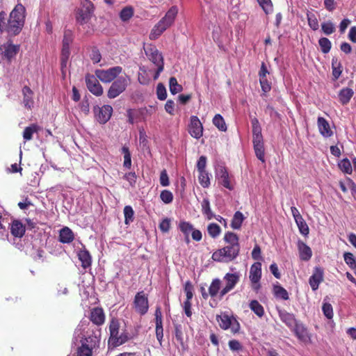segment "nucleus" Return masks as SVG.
Segmentation results:
<instances>
[{
  "label": "nucleus",
  "mask_w": 356,
  "mask_h": 356,
  "mask_svg": "<svg viewBox=\"0 0 356 356\" xmlns=\"http://www.w3.org/2000/svg\"><path fill=\"white\" fill-rule=\"evenodd\" d=\"M26 8L17 3L6 18L4 11L0 12V32H6L9 36L17 35L24 25Z\"/></svg>",
  "instance_id": "1"
},
{
  "label": "nucleus",
  "mask_w": 356,
  "mask_h": 356,
  "mask_svg": "<svg viewBox=\"0 0 356 356\" xmlns=\"http://www.w3.org/2000/svg\"><path fill=\"white\" fill-rule=\"evenodd\" d=\"M120 323L119 320L116 318H112L109 322V333L110 336L108 341V344L112 348L118 347L129 339V333L124 330L120 334Z\"/></svg>",
  "instance_id": "2"
},
{
  "label": "nucleus",
  "mask_w": 356,
  "mask_h": 356,
  "mask_svg": "<svg viewBox=\"0 0 356 356\" xmlns=\"http://www.w3.org/2000/svg\"><path fill=\"white\" fill-rule=\"evenodd\" d=\"M177 13V7L172 6L165 13V16L154 26L149 34V38L151 40L157 39L173 24Z\"/></svg>",
  "instance_id": "3"
},
{
  "label": "nucleus",
  "mask_w": 356,
  "mask_h": 356,
  "mask_svg": "<svg viewBox=\"0 0 356 356\" xmlns=\"http://www.w3.org/2000/svg\"><path fill=\"white\" fill-rule=\"evenodd\" d=\"M240 252V245H229L215 251L212 259L218 262H229L236 259Z\"/></svg>",
  "instance_id": "4"
},
{
  "label": "nucleus",
  "mask_w": 356,
  "mask_h": 356,
  "mask_svg": "<svg viewBox=\"0 0 356 356\" xmlns=\"http://www.w3.org/2000/svg\"><path fill=\"white\" fill-rule=\"evenodd\" d=\"M131 79L128 75L121 76L115 79L110 86L107 96L114 99L122 94L130 83Z\"/></svg>",
  "instance_id": "5"
},
{
  "label": "nucleus",
  "mask_w": 356,
  "mask_h": 356,
  "mask_svg": "<svg viewBox=\"0 0 356 356\" xmlns=\"http://www.w3.org/2000/svg\"><path fill=\"white\" fill-rule=\"evenodd\" d=\"M216 320L221 329L224 330L230 329L231 332L234 334L239 332L241 328L240 323L233 316H230L227 314L223 313L218 315Z\"/></svg>",
  "instance_id": "6"
},
{
  "label": "nucleus",
  "mask_w": 356,
  "mask_h": 356,
  "mask_svg": "<svg viewBox=\"0 0 356 356\" xmlns=\"http://www.w3.org/2000/svg\"><path fill=\"white\" fill-rule=\"evenodd\" d=\"M94 4L90 0H82L81 8L78 10L76 21L81 25L88 23L94 12Z\"/></svg>",
  "instance_id": "7"
},
{
  "label": "nucleus",
  "mask_w": 356,
  "mask_h": 356,
  "mask_svg": "<svg viewBox=\"0 0 356 356\" xmlns=\"http://www.w3.org/2000/svg\"><path fill=\"white\" fill-rule=\"evenodd\" d=\"M81 341V346L77 349V356H92V350L98 346L99 339L97 336H89Z\"/></svg>",
  "instance_id": "8"
},
{
  "label": "nucleus",
  "mask_w": 356,
  "mask_h": 356,
  "mask_svg": "<svg viewBox=\"0 0 356 356\" xmlns=\"http://www.w3.org/2000/svg\"><path fill=\"white\" fill-rule=\"evenodd\" d=\"M122 72V67L115 66L108 70H97L95 71L97 77L104 83H110L117 79Z\"/></svg>",
  "instance_id": "9"
},
{
  "label": "nucleus",
  "mask_w": 356,
  "mask_h": 356,
  "mask_svg": "<svg viewBox=\"0 0 356 356\" xmlns=\"http://www.w3.org/2000/svg\"><path fill=\"white\" fill-rule=\"evenodd\" d=\"M20 46L13 44L10 40L0 46V54L3 59L10 63L19 52Z\"/></svg>",
  "instance_id": "10"
},
{
  "label": "nucleus",
  "mask_w": 356,
  "mask_h": 356,
  "mask_svg": "<svg viewBox=\"0 0 356 356\" xmlns=\"http://www.w3.org/2000/svg\"><path fill=\"white\" fill-rule=\"evenodd\" d=\"M73 41V33L70 30H66L63 39V47L60 56L61 67H66L70 51V46Z\"/></svg>",
  "instance_id": "11"
},
{
  "label": "nucleus",
  "mask_w": 356,
  "mask_h": 356,
  "mask_svg": "<svg viewBox=\"0 0 356 356\" xmlns=\"http://www.w3.org/2000/svg\"><path fill=\"white\" fill-rule=\"evenodd\" d=\"M239 275L237 273H228L225 274L223 277V280L225 282V286L220 291L219 300H222L224 296H225L235 287L239 281Z\"/></svg>",
  "instance_id": "12"
},
{
  "label": "nucleus",
  "mask_w": 356,
  "mask_h": 356,
  "mask_svg": "<svg viewBox=\"0 0 356 356\" xmlns=\"http://www.w3.org/2000/svg\"><path fill=\"white\" fill-rule=\"evenodd\" d=\"M134 305L136 312L141 316L145 315L149 309L148 299L144 291H140L136 293L134 300Z\"/></svg>",
  "instance_id": "13"
},
{
  "label": "nucleus",
  "mask_w": 356,
  "mask_h": 356,
  "mask_svg": "<svg viewBox=\"0 0 356 356\" xmlns=\"http://www.w3.org/2000/svg\"><path fill=\"white\" fill-rule=\"evenodd\" d=\"M144 51L149 60L156 66L164 65L162 54L154 45L149 44L144 46Z\"/></svg>",
  "instance_id": "14"
},
{
  "label": "nucleus",
  "mask_w": 356,
  "mask_h": 356,
  "mask_svg": "<svg viewBox=\"0 0 356 356\" xmlns=\"http://www.w3.org/2000/svg\"><path fill=\"white\" fill-rule=\"evenodd\" d=\"M261 277V264L256 262L252 265L250 270V280L252 284V289L257 291L260 289L259 281Z\"/></svg>",
  "instance_id": "15"
},
{
  "label": "nucleus",
  "mask_w": 356,
  "mask_h": 356,
  "mask_svg": "<svg viewBox=\"0 0 356 356\" xmlns=\"http://www.w3.org/2000/svg\"><path fill=\"white\" fill-rule=\"evenodd\" d=\"M94 112L96 120L100 124H105L111 117L113 108L110 105H104L102 107L96 106L94 108Z\"/></svg>",
  "instance_id": "16"
},
{
  "label": "nucleus",
  "mask_w": 356,
  "mask_h": 356,
  "mask_svg": "<svg viewBox=\"0 0 356 356\" xmlns=\"http://www.w3.org/2000/svg\"><path fill=\"white\" fill-rule=\"evenodd\" d=\"M188 133L196 139H199L202 136L203 126L199 118L195 115L191 117L190 124H188Z\"/></svg>",
  "instance_id": "17"
},
{
  "label": "nucleus",
  "mask_w": 356,
  "mask_h": 356,
  "mask_svg": "<svg viewBox=\"0 0 356 356\" xmlns=\"http://www.w3.org/2000/svg\"><path fill=\"white\" fill-rule=\"evenodd\" d=\"M86 83L88 90L95 96H101L103 94V88L94 75L86 76Z\"/></svg>",
  "instance_id": "18"
},
{
  "label": "nucleus",
  "mask_w": 356,
  "mask_h": 356,
  "mask_svg": "<svg viewBox=\"0 0 356 356\" xmlns=\"http://www.w3.org/2000/svg\"><path fill=\"white\" fill-rule=\"evenodd\" d=\"M291 330L299 341L305 343L311 342V335L307 328L303 324L298 323Z\"/></svg>",
  "instance_id": "19"
},
{
  "label": "nucleus",
  "mask_w": 356,
  "mask_h": 356,
  "mask_svg": "<svg viewBox=\"0 0 356 356\" xmlns=\"http://www.w3.org/2000/svg\"><path fill=\"white\" fill-rule=\"evenodd\" d=\"M323 275L324 272L322 268L319 266L314 268L313 274L309 279V284L314 291L318 289L320 284L323 281Z\"/></svg>",
  "instance_id": "20"
},
{
  "label": "nucleus",
  "mask_w": 356,
  "mask_h": 356,
  "mask_svg": "<svg viewBox=\"0 0 356 356\" xmlns=\"http://www.w3.org/2000/svg\"><path fill=\"white\" fill-rule=\"evenodd\" d=\"M90 321L97 326L103 325L105 322L106 316L102 307H94L90 310L89 315Z\"/></svg>",
  "instance_id": "21"
},
{
  "label": "nucleus",
  "mask_w": 356,
  "mask_h": 356,
  "mask_svg": "<svg viewBox=\"0 0 356 356\" xmlns=\"http://www.w3.org/2000/svg\"><path fill=\"white\" fill-rule=\"evenodd\" d=\"M317 125L320 134L325 138H330L333 136V131L330 128L328 121L323 118L318 117L317 119Z\"/></svg>",
  "instance_id": "22"
},
{
  "label": "nucleus",
  "mask_w": 356,
  "mask_h": 356,
  "mask_svg": "<svg viewBox=\"0 0 356 356\" xmlns=\"http://www.w3.org/2000/svg\"><path fill=\"white\" fill-rule=\"evenodd\" d=\"M77 257L81 262V267L83 268L86 269L91 266L92 257L85 245H83V248L78 251Z\"/></svg>",
  "instance_id": "23"
},
{
  "label": "nucleus",
  "mask_w": 356,
  "mask_h": 356,
  "mask_svg": "<svg viewBox=\"0 0 356 356\" xmlns=\"http://www.w3.org/2000/svg\"><path fill=\"white\" fill-rule=\"evenodd\" d=\"M278 314L281 321L291 330L298 323L294 314H291L286 310H279Z\"/></svg>",
  "instance_id": "24"
},
{
  "label": "nucleus",
  "mask_w": 356,
  "mask_h": 356,
  "mask_svg": "<svg viewBox=\"0 0 356 356\" xmlns=\"http://www.w3.org/2000/svg\"><path fill=\"white\" fill-rule=\"evenodd\" d=\"M298 249L299 252V257L302 261H309L312 256V251L311 248L303 241H298Z\"/></svg>",
  "instance_id": "25"
},
{
  "label": "nucleus",
  "mask_w": 356,
  "mask_h": 356,
  "mask_svg": "<svg viewBox=\"0 0 356 356\" xmlns=\"http://www.w3.org/2000/svg\"><path fill=\"white\" fill-rule=\"evenodd\" d=\"M26 232V227L19 220H14L10 226V233L13 236L22 238Z\"/></svg>",
  "instance_id": "26"
},
{
  "label": "nucleus",
  "mask_w": 356,
  "mask_h": 356,
  "mask_svg": "<svg viewBox=\"0 0 356 356\" xmlns=\"http://www.w3.org/2000/svg\"><path fill=\"white\" fill-rule=\"evenodd\" d=\"M74 239V234L68 227H64L59 232V241L62 243H70Z\"/></svg>",
  "instance_id": "27"
},
{
  "label": "nucleus",
  "mask_w": 356,
  "mask_h": 356,
  "mask_svg": "<svg viewBox=\"0 0 356 356\" xmlns=\"http://www.w3.org/2000/svg\"><path fill=\"white\" fill-rule=\"evenodd\" d=\"M22 93H23V103L25 106V107L31 109V107H33L34 102L33 99V92L32 90L29 87L25 86L22 88Z\"/></svg>",
  "instance_id": "28"
},
{
  "label": "nucleus",
  "mask_w": 356,
  "mask_h": 356,
  "mask_svg": "<svg viewBox=\"0 0 356 356\" xmlns=\"http://www.w3.org/2000/svg\"><path fill=\"white\" fill-rule=\"evenodd\" d=\"M354 95V91L350 88H343L339 92V100L343 104H347Z\"/></svg>",
  "instance_id": "29"
},
{
  "label": "nucleus",
  "mask_w": 356,
  "mask_h": 356,
  "mask_svg": "<svg viewBox=\"0 0 356 356\" xmlns=\"http://www.w3.org/2000/svg\"><path fill=\"white\" fill-rule=\"evenodd\" d=\"M221 281L218 278H215L211 281L210 286H209V294L211 298H214L216 297L219 298L220 291H221Z\"/></svg>",
  "instance_id": "30"
},
{
  "label": "nucleus",
  "mask_w": 356,
  "mask_h": 356,
  "mask_svg": "<svg viewBox=\"0 0 356 356\" xmlns=\"http://www.w3.org/2000/svg\"><path fill=\"white\" fill-rule=\"evenodd\" d=\"M40 130V127L37 124H31L30 126L26 127L23 131V138L25 141H29L33 139V136L35 133H38Z\"/></svg>",
  "instance_id": "31"
},
{
  "label": "nucleus",
  "mask_w": 356,
  "mask_h": 356,
  "mask_svg": "<svg viewBox=\"0 0 356 356\" xmlns=\"http://www.w3.org/2000/svg\"><path fill=\"white\" fill-rule=\"evenodd\" d=\"M201 210L202 214L206 216L207 220H210L215 217V215L211 211L210 201L208 198H204L202 201Z\"/></svg>",
  "instance_id": "32"
},
{
  "label": "nucleus",
  "mask_w": 356,
  "mask_h": 356,
  "mask_svg": "<svg viewBox=\"0 0 356 356\" xmlns=\"http://www.w3.org/2000/svg\"><path fill=\"white\" fill-rule=\"evenodd\" d=\"M220 179L221 184L229 190H233L234 187L230 183L229 173L225 168H221L220 170Z\"/></svg>",
  "instance_id": "33"
},
{
  "label": "nucleus",
  "mask_w": 356,
  "mask_h": 356,
  "mask_svg": "<svg viewBox=\"0 0 356 356\" xmlns=\"http://www.w3.org/2000/svg\"><path fill=\"white\" fill-rule=\"evenodd\" d=\"M332 76L334 81L337 80L342 73L341 63L335 57L332 59Z\"/></svg>",
  "instance_id": "34"
},
{
  "label": "nucleus",
  "mask_w": 356,
  "mask_h": 356,
  "mask_svg": "<svg viewBox=\"0 0 356 356\" xmlns=\"http://www.w3.org/2000/svg\"><path fill=\"white\" fill-rule=\"evenodd\" d=\"M245 218L243 214L238 211L235 212L231 222V227L234 229H239L241 227L242 223Z\"/></svg>",
  "instance_id": "35"
},
{
  "label": "nucleus",
  "mask_w": 356,
  "mask_h": 356,
  "mask_svg": "<svg viewBox=\"0 0 356 356\" xmlns=\"http://www.w3.org/2000/svg\"><path fill=\"white\" fill-rule=\"evenodd\" d=\"M250 309L259 318L264 315V307L256 300H251L249 304Z\"/></svg>",
  "instance_id": "36"
},
{
  "label": "nucleus",
  "mask_w": 356,
  "mask_h": 356,
  "mask_svg": "<svg viewBox=\"0 0 356 356\" xmlns=\"http://www.w3.org/2000/svg\"><path fill=\"white\" fill-rule=\"evenodd\" d=\"M273 293L276 298H281L284 300H287L289 298L287 291L278 284L273 286Z\"/></svg>",
  "instance_id": "37"
},
{
  "label": "nucleus",
  "mask_w": 356,
  "mask_h": 356,
  "mask_svg": "<svg viewBox=\"0 0 356 356\" xmlns=\"http://www.w3.org/2000/svg\"><path fill=\"white\" fill-rule=\"evenodd\" d=\"M224 241L229 245H240L238 236L236 234L232 232H227L225 234Z\"/></svg>",
  "instance_id": "38"
},
{
  "label": "nucleus",
  "mask_w": 356,
  "mask_h": 356,
  "mask_svg": "<svg viewBox=\"0 0 356 356\" xmlns=\"http://www.w3.org/2000/svg\"><path fill=\"white\" fill-rule=\"evenodd\" d=\"M213 124L221 131H227V125L220 114H216L213 118Z\"/></svg>",
  "instance_id": "39"
},
{
  "label": "nucleus",
  "mask_w": 356,
  "mask_h": 356,
  "mask_svg": "<svg viewBox=\"0 0 356 356\" xmlns=\"http://www.w3.org/2000/svg\"><path fill=\"white\" fill-rule=\"evenodd\" d=\"M339 169L344 173L350 175L353 172V167L348 159H343L338 163Z\"/></svg>",
  "instance_id": "40"
},
{
  "label": "nucleus",
  "mask_w": 356,
  "mask_h": 356,
  "mask_svg": "<svg viewBox=\"0 0 356 356\" xmlns=\"http://www.w3.org/2000/svg\"><path fill=\"white\" fill-rule=\"evenodd\" d=\"M170 91L172 95L181 92L183 89L181 85L179 84L175 77L172 76L169 80Z\"/></svg>",
  "instance_id": "41"
},
{
  "label": "nucleus",
  "mask_w": 356,
  "mask_h": 356,
  "mask_svg": "<svg viewBox=\"0 0 356 356\" xmlns=\"http://www.w3.org/2000/svg\"><path fill=\"white\" fill-rule=\"evenodd\" d=\"M122 153L124 154V163L123 166L126 168L129 169L131 166V156L129 149L127 146L122 147Z\"/></svg>",
  "instance_id": "42"
},
{
  "label": "nucleus",
  "mask_w": 356,
  "mask_h": 356,
  "mask_svg": "<svg viewBox=\"0 0 356 356\" xmlns=\"http://www.w3.org/2000/svg\"><path fill=\"white\" fill-rule=\"evenodd\" d=\"M307 19L308 24H309V27L313 31H316L318 29V28H319L318 21L316 15L314 13L308 11L307 13Z\"/></svg>",
  "instance_id": "43"
},
{
  "label": "nucleus",
  "mask_w": 356,
  "mask_h": 356,
  "mask_svg": "<svg viewBox=\"0 0 356 356\" xmlns=\"http://www.w3.org/2000/svg\"><path fill=\"white\" fill-rule=\"evenodd\" d=\"M134 15V9L130 6L124 8L120 13V18L122 22L129 21Z\"/></svg>",
  "instance_id": "44"
},
{
  "label": "nucleus",
  "mask_w": 356,
  "mask_h": 356,
  "mask_svg": "<svg viewBox=\"0 0 356 356\" xmlns=\"http://www.w3.org/2000/svg\"><path fill=\"white\" fill-rule=\"evenodd\" d=\"M295 221L297 224L300 232L304 236H307L309 232V229L302 216L298 219H296Z\"/></svg>",
  "instance_id": "45"
},
{
  "label": "nucleus",
  "mask_w": 356,
  "mask_h": 356,
  "mask_svg": "<svg viewBox=\"0 0 356 356\" xmlns=\"http://www.w3.org/2000/svg\"><path fill=\"white\" fill-rule=\"evenodd\" d=\"M318 44L323 54H327L330 52L332 47V43L328 38L324 37L321 38L318 40Z\"/></svg>",
  "instance_id": "46"
},
{
  "label": "nucleus",
  "mask_w": 356,
  "mask_h": 356,
  "mask_svg": "<svg viewBox=\"0 0 356 356\" xmlns=\"http://www.w3.org/2000/svg\"><path fill=\"white\" fill-rule=\"evenodd\" d=\"M198 180L203 188H209L210 186V178L207 171L198 172Z\"/></svg>",
  "instance_id": "47"
},
{
  "label": "nucleus",
  "mask_w": 356,
  "mask_h": 356,
  "mask_svg": "<svg viewBox=\"0 0 356 356\" xmlns=\"http://www.w3.org/2000/svg\"><path fill=\"white\" fill-rule=\"evenodd\" d=\"M321 29L323 33L326 35H330L336 31L335 26L331 21H327L322 23Z\"/></svg>",
  "instance_id": "48"
},
{
  "label": "nucleus",
  "mask_w": 356,
  "mask_h": 356,
  "mask_svg": "<svg viewBox=\"0 0 356 356\" xmlns=\"http://www.w3.org/2000/svg\"><path fill=\"white\" fill-rule=\"evenodd\" d=\"M221 229L216 223H210L207 227V232L209 235L215 238L220 234Z\"/></svg>",
  "instance_id": "49"
},
{
  "label": "nucleus",
  "mask_w": 356,
  "mask_h": 356,
  "mask_svg": "<svg viewBox=\"0 0 356 356\" xmlns=\"http://www.w3.org/2000/svg\"><path fill=\"white\" fill-rule=\"evenodd\" d=\"M124 222L129 224L134 220V211L131 206H125L124 208Z\"/></svg>",
  "instance_id": "50"
},
{
  "label": "nucleus",
  "mask_w": 356,
  "mask_h": 356,
  "mask_svg": "<svg viewBox=\"0 0 356 356\" xmlns=\"http://www.w3.org/2000/svg\"><path fill=\"white\" fill-rule=\"evenodd\" d=\"M253 146H254V149L256 156L262 163H264L265 162V159H264L265 150H264V144L253 145Z\"/></svg>",
  "instance_id": "51"
},
{
  "label": "nucleus",
  "mask_w": 356,
  "mask_h": 356,
  "mask_svg": "<svg viewBox=\"0 0 356 356\" xmlns=\"http://www.w3.org/2000/svg\"><path fill=\"white\" fill-rule=\"evenodd\" d=\"M179 228L184 235H189V233L193 230V225L186 221H181L179 224Z\"/></svg>",
  "instance_id": "52"
},
{
  "label": "nucleus",
  "mask_w": 356,
  "mask_h": 356,
  "mask_svg": "<svg viewBox=\"0 0 356 356\" xmlns=\"http://www.w3.org/2000/svg\"><path fill=\"white\" fill-rule=\"evenodd\" d=\"M175 336L176 340L181 344V346H184V334L182 331V327L180 324L175 325Z\"/></svg>",
  "instance_id": "53"
},
{
  "label": "nucleus",
  "mask_w": 356,
  "mask_h": 356,
  "mask_svg": "<svg viewBox=\"0 0 356 356\" xmlns=\"http://www.w3.org/2000/svg\"><path fill=\"white\" fill-rule=\"evenodd\" d=\"M161 200L165 204H169L173 200L172 193L168 190H163L160 194Z\"/></svg>",
  "instance_id": "54"
},
{
  "label": "nucleus",
  "mask_w": 356,
  "mask_h": 356,
  "mask_svg": "<svg viewBox=\"0 0 356 356\" xmlns=\"http://www.w3.org/2000/svg\"><path fill=\"white\" fill-rule=\"evenodd\" d=\"M343 258L346 264L352 268L353 267H355L356 261L353 254L351 252H345L343 254Z\"/></svg>",
  "instance_id": "55"
},
{
  "label": "nucleus",
  "mask_w": 356,
  "mask_h": 356,
  "mask_svg": "<svg viewBox=\"0 0 356 356\" xmlns=\"http://www.w3.org/2000/svg\"><path fill=\"white\" fill-rule=\"evenodd\" d=\"M157 97L160 100H165L167 97L166 89L163 83H159L156 87Z\"/></svg>",
  "instance_id": "56"
},
{
  "label": "nucleus",
  "mask_w": 356,
  "mask_h": 356,
  "mask_svg": "<svg viewBox=\"0 0 356 356\" xmlns=\"http://www.w3.org/2000/svg\"><path fill=\"white\" fill-rule=\"evenodd\" d=\"M322 310L323 314L328 318L332 319L333 317V309L331 304L325 302L323 305Z\"/></svg>",
  "instance_id": "57"
},
{
  "label": "nucleus",
  "mask_w": 356,
  "mask_h": 356,
  "mask_svg": "<svg viewBox=\"0 0 356 356\" xmlns=\"http://www.w3.org/2000/svg\"><path fill=\"white\" fill-rule=\"evenodd\" d=\"M252 135H262L261 127L257 118H254L251 120Z\"/></svg>",
  "instance_id": "58"
},
{
  "label": "nucleus",
  "mask_w": 356,
  "mask_h": 356,
  "mask_svg": "<svg viewBox=\"0 0 356 356\" xmlns=\"http://www.w3.org/2000/svg\"><path fill=\"white\" fill-rule=\"evenodd\" d=\"M184 292L186 293V300H191L193 297V286L190 281L185 283Z\"/></svg>",
  "instance_id": "59"
},
{
  "label": "nucleus",
  "mask_w": 356,
  "mask_h": 356,
  "mask_svg": "<svg viewBox=\"0 0 356 356\" xmlns=\"http://www.w3.org/2000/svg\"><path fill=\"white\" fill-rule=\"evenodd\" d=\"M229 348L232 351H240L243 349L241 343L236 339H232L228 342Z\"/></svg>",
  "instance_id": "60"
},
{
  "label": "nucleus",
  "mask_w": 356,
  "mask_h": 356,
  "mask_svg": "<svg viewBox=\"0 0 356 356\" xmlns=\"http://www.w3.org/2000/svg\"><path fill=\"white\" fill-rule=\"evenodd\" d=\"M207 159L205 156H201L197 163V169L198 172H203L206 170Z\"/></svg>",
  "instance_id": "61"
},
{
  "label": "nucleus",
  "mask_w": 356,
  "mask_h": 356,
  "mask_svg": "<svg viewBox=\"0 0 356 356\" xmlns=\"http://www.w3.org/2000/svg\"><path fill=\"white\" fill-rule=\"evenodd\" d=\"M170 228V220L169 218L163 219L159 224V229L163 233H166Z\"/></svg>",
  "instance_id": "62"
},
{
  "label": "nucleus",
  "mask_w": 356,
  "mask_h": 356,
  "mask_svg": "<svg viewBox=\"0 0 356 356\" xmlns=\"http://www.w3.org/2000/svg\"><path fill=\"white\" fill-rule=\"evenodd\" d=\"M160 184L162 186H168L170 184L169 177L166 170H163L160 175Z\"/></svg>",
  "instance_id": "63"
},
{
  "label": "nucleus",
  "mask_w": 356,
  "mask_h": 356,
  "mask_svg": "<svg viewBox=\"0 0 356 356\" xmlns=\"http://www.w3.org/2000/svg\"><path fill=\"white\" fill-rule=\"evenodd\" d=\"M259 82H260L261 90L264 92L266 93L270 90L271 85L268 81L266 78L259 79Z\"/></svg>",
  "instance_id": "64"
}]
</instances>
